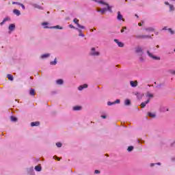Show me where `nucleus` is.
Returning a JSON list of instances; mask_svg holds the SVG:
<instances>
[{"label": "nucleus", "mask_w": 175, "mask_h": 175, "mask_svg": "<svg viewBox=\"0 0 175 175\" xmlns=\"http://www.w3.org/2000/svg\"><path fill=\"white\" fill-rule=\"evenodd\" d=\"M170 6V12H173L174 10V5H169Z\"/></svg>", "instance_id": "25"}, {"label": "nucleus", "mask_w": 175, "mask_h": 175, "mask_svg": "<svg viewBox=\"0 0 175 175\" xmlns=\"http://www.w3.org/2000/svg\"><path fill=\"white\" fill-rule=\"evenodd\" d=\"M148 116L149 117H151L152 118H155L156 116H155V113H152L151 112H148Z\"/></svg>", "instance_id": "22"}, {"label": "nucleus", "mask_w": 175, "mask_h": 175, "mask_svg": "<svg viewBox=\"0 0 175 175\" xmlns=\"http://www.w3.org/2000/svg\"><path fill=\"white\" fill-rule=\"evenodd\" d=\"M5 21H3L1 23H0V25H3V24H5Z\"/></svg>", "instance_id": "42"}, {"label": "nucleus", "mask_w": 175, "mask_h": 175, "mask_svg": "<svg viewBox=\"0 0 175 175\" xmlns=\"http://www.w3.org/2000/svg\"><path fill=\"white\" fill-rule=\"evenodd\" d=\"M91 55H99V52L95 51V48L92 49Z\"/></svg>", "instance_id": "7"}, {"label": "nucleus", "mask_w": 175, "mask_h": 175, "mask_svg": "<svg viewBox=\"0 0 175 175\" xmlns=\"http://www.w3.org/2000/svg\"><path fill=\"white\" fill-rule=\"evenodd\" d=\"M136 95H139V93H137Z\"/></svg>", "instance_id": "53"}, {"label": "nucleus", "mask_w": 175, "mask_h": 175, "mask_svg": "<svg viewBox=\"0 0 175 175\" xmlns=\"http://www.w3.org/2000/svg\"><path fill=\"white\" fill-rule=\"evenodd\" d=\"M94 173H95V174H99L100 173V170H96L94 171Z\"/></svg>", "instance_id": "34"}, {"label": "nucleus", "mask_w": 175, "mask_h": 175, "mask_svg": "<svg viewBox=\"0 0 175 175\" xmlns=\"http://www.w3.org/2000/svg\"><path fill=\"white\" fill-rule=\"evenodd\" d=\"M157 47H159V46L157 45Z\"/></svg>", "instance_id": "56"}, {"label": "nucleus", "mask_w": 175, "mask_h": 175, "mask_svg": "<svg viewBox=\"0 0 175 175\" xmlns=\"http://www.w3.org/2000/svg\"><path fill=\"white\" fill-rule=\"evenodd\" d=\"M138 25L139 26V27H142V24L139 23H138Z\"/></svg>", "instance_id": "47"}, {"label": "nucleus", "mask_w": 175, "mask_h": 175, "mask_svg": "<svg viewBox=\"0 0 175 175\" xmlns=\"http://www.w3.org/2000/svg\"><path fill=\"white\" fill-rule=\"evenodd\" d=\"M137 39H144L146 38H150V36H136Z\"/></svg>", "instance_id": "13"}, {"label": "nucleus", "mask_w": 175, "mask_h": 175, "mask_svg": "<svg viewBox=\"0 0 175 175\" xmlns=\"http://www.w3.org/2000/svg\"><path fill=\"white\" fill-rule=\"evenodd\" d=\"M51 28H57V29H62V27H59V25H57L55 27H51Z\"/></svg>", "instance_id": "33"}, {"label": "nucleus", "mask_w": 175, "mask_h": 175, "mask_svg": "<svg viewBox=\"0 0 175 175\" xmlns=\"http://www.w3.org/2000/svg\"><path fill=\"white\" fill-rule=\"evenodd\" d=\"M127 150L131 152V151L133 150V146H129Z\"/></svg>", "instance_id": "28"}, {"label": "nucleus", "mask_w": 175, "mask_h": 175, "mask_svg": "<svg viewBox=\"0 0 175 175\" xmlns=\"http://www.w3.org/2000/svg\"><path fill=\"white\" fill-rule=\"evenodd\" d=\"M44 28H49V27H44Z\"/></svg>", "instance_id": "54"}, {"label": "nucleus", "mask_w": 175, "mask_h": 175, "mask_svg": "<svg viewBox=\"0 0 175 175\" xmlns=\"http://www.w3.org/2000/svg\"><path fill=\"white\" fill-rule=\"evenodd\" d=\"M157 165H161V163H158Z\"/></svg>", "instance_id": "52"}, {"label": "nucleus", "mask_w": 175, "mask_h": 175, "mask_svg": "<svg viewBox=\"0 0 175 175\" xmlns=\"http://www.w3.org/2000/svg\"><path fill=\"white\" fill-rule=\"evenodd\" d=\"M13 13L16 16H20V14H21V12L18 10H14Z\"/></svg>", "instance_id": "15"}, {"label": "nucleus", "mask_w": 175, "mask_h": 175, "mask_svg": "<svg viewBox=\"0 0 175 175\" xmlns=\"http://www.w3.org/2000/svg\"><path fill=\"white\" fill-rule=\"evenodd\" d=\"M3 21H4V22L6 23V21H9V18H5L3 19Z\"/></svg>", "instance_id": "40"}, {"label": "nucleus", "mask_w": 175, "mask_h": 175, "mask_svg": "<svg viewBox=\"0 0 175 175\" xmlns=\"http://www.w3.org/2000/svg\"><path fill=\"white\" fill-rule=\"evenodd\" d=\"M19 5L23 9H25V6L24 5V4L20 3Z\"/></svg>", "instance_id": "36"}, {"label": "nucleus", "mask_w": 175, "mask_h": 175, "mask_svg": "<svg viewBox=\"0 0 175 175\" xmlns=\"http://www.w3.org/2000/svg\"><path fill=\"white\" fill-rule=\"evenodd\" d=\"M29 94L32 96H35V89H33V88L30 89Z\"/></svg>", "instance_id": "16"}, {"label": "nucleus", "mask_w": 175, "mask_h": 175, "mask_svg": "<svg viewBox=\"0 0 175 175\" xmlns=\"http://www.w3.org/2000/svg\"><path fill=\"white\" fill-rule=\"evenodd\" d=\"M146 95L147 98H149V99L151 98H154V94H151L150 92H148Z\"/></svg>", "instance_id": "14"}, {"label": "nucleus", "mask_w": 175, "mask_h": 175, "mask_svg": "<svg viewBox=\"0 0 175 175\" xmlns=\"http://www.w3.org/2000/svg\"><path fill=\"white\" fill-rule=\"evenodd\" d=\"M123 29H126V27H123Z\"/></svg>", "instance_id": "50"}, {"label": "nucleus", "mask_w": 175, "mask_h": 175, "mask_svg": "<svg viewBox=\"0 0 175 175\" xmlns=\"http://www.w3.org/2000/svg\"><path fill=\"white\" fill-rule=\"evenodd\" d=\"M8 29L9 31H14L16 29V25L14 24L10 25Z\"/></svg>", "instance_id": "8"}, {"label": "nucleus", "mask_w": 175, "mask_h": 175, "mask_svg": "<svg viewBox=\"0 0 175 175\" xmlns=\"http://www.w3.org/2000/svg\"><path fill=\"white\" fill-rule=\"evenodd\" d=\"M7 77H8V80H10L11 81H13V75L8 74L7 75Z\"/></svg>", "instance_id": "21"}, {"label": "nucleus", "mask_w": 175, "mask_h": 175, "mask_svg": "<svg viewBox=\"0 0 175 175\" xmlns=\"http://www.w3.org/2000/svg\"><path fill=\"white\" fill-rule=\"evenodd\" d=\"M172 75H175V70L171 71Z\"/></svg>", "instance_id": "43"}, {"label": "nucleus", "mask_w": 175, "mask_h": 175, "mask_svg": "<svg viewBox=\"0 0 175 175\" xmlns=\"http://www.w3.org/2000/svg\"><path fill=\"white\" fill-rule=\"evenodd\" d=\"M12 5H20V3L13 1Z\"/></svg>", "instance_id": "37"}, {"label": "nucleus", "mask_w": 175, "mask_h": 175, "mask_svg": "<svg viewBox=\"0 0 175 175\" xmlns=\"http://www.w3.org/2000/svg\"><path fill=\"white\" fill-rule=\"evenodd\" d=\"M102 118H106V116H101Z\"/></svg>", "instance_id": "45"}, {"label": "nucleus", "mask_w": 175, "mask_h": 175, "mask_svg": "<svg viewBox=\"0 0 175 175\" xmlns=\"http://www.w3.org/2000/svg\"><path fill=\"white\" fill-rule=\"evenodd\" d=\"M107 105H108V106H112V105H116V103H114V102H110V101H109L108 103H107Z\"/></svg>", "instance_id": "29"}, {"label": "nucleus", "mask_w": 175, "mask_h": 175, "mask_svg": "<svg viewBox=\"0 0 175 175\" xmlns=\"http://www.w3.org/2000/svg\"><path fill=\"white\" fill-rule=\"evenodd\" d=\"M147 103H150V99L147 100L144 103H141V107H142V109H144V107H146V105H147Z\"/></svg>", "instance_id": "11"}, {"label": "nucleus", "mask_w": 175, "mask_h": 175, "mask_svg": "<svg viewBox=\"0 0 175 175\" xmlns=\"http://www.w3.org/2000/svg\"><path fill=\"white\" fill-rule=\"evenodd\" d=\"M118 20L122 21H124L125 20L122 18V16L121 15V12H118V16H117Z\"/></svg>", "instance_id": "10"}, {"label": "nucleus", "mask_w": 175, "mask_h": 175, "mask_svg": "<svg viewBox=\"0 0 175 175\" xmlns=\"http://www.w3.org/2000/svg\"><path fill=\"white\" fill-rule=\"evenodd\" d=\"M98 3H101L102 5H105L106 6V8H103L97 10V12H100L101 14H104L105 12H107V10H109V12H111V7H110L109 4L106 3L103 1H98Z\"/></svg>", "instance_id": "1"}, {"label": "nucleus", "mask_w": 175, "mask_h": 175, "mask_svg": "<svg viewBox=\"0 0 175 175\" xmlns=\"http://www.w3.org/2000/svg\"><path fill=\"white\" fill-rule=\"evenodd\" d=\"M51 65H57V58L53 62H50Z\"/></svg>", "instance_id": "27"}, {"label": "nucleus", "mask_w": 175, "mask_h": 175, "mask_svg": "<svg viewBox=\"0 0 175 175\" xmlns=\"http://www.w3.org/2000/svg\"><path fill=\"white\" fill-rule=\"evenodd\" d=\"M168 31H169V32H170V33H172V35H173V33H174V31H173V30H172V29H169Z\"/></svg>", "instance_id": "35"}, {"label": "nucleus", "mask_w": 175, "mask_h": 175, "mask_svg": "<svg viewBox=\"0 0 175 175\" xmlns=\"http://www.w3.org/2000/svg\"><path fill=\"white\" fill-rule=\"evenodd\" d=\"M11 121L15 122L16 121H17V118L14 117V116H11Z\"/></svg>", "instance_id": "26"}, {"label": "nucleus", "mask_w": 175, "mask_h": 175, "mask_svg": "<svg viewBox=\"0 0 175 175\" xmlns=\"http://www.w3.org/2000/svg\"><path fill=\"white\" fill-rule=\"evenodd\" d=\"M33 8H36V9H40L41 10H43V8L40 7V5H38V4H33Z\"/></svg>", "instance_id": "19"}, {"label": "nucleus", "mask_w": 175, "mask_h": 175, "mask_svg": "<svg viewBox=\"0 0 175 175\" xmlns=\"http://www.w3.org/2000/svg\"><path fill=\"white\" fill-rule=\"evenodd\" d=\"M88 88V85L85 83L83 85H80L78 88V90H79V91H83V90H84V88Z\"/></svg>", "instance_id": "5"}, {"label": "nucleus", "mask_w": 175, "mask_h": 175, "mask_svg": "<svg viewBox=\"0 0 175 175\" xmlns=\"http://www.w3.org/2000/svg\"><path fill=\"white\" fill-rule=\"evenodd\" d=\"M69 27H70V28H73V29L76 28V27H75V26H73L72 25H69Z\"/></svg>", "instance_id": "41"}, {"label": "nucleus", "mask_w": 175, "mask_h": 175, "mask_svg": "<svg viewBox=\"0 0 175 175\" xmlns=\"http://www.w3.org/2000/svg\"><path fill=\"white\" fill-rule=\"evenodd\" d=\"M163 30L167 29V27H165L164 28H163Z\"/></svg>", "instance_id": "51"}, {"label": "nucleus", "mask_w": 175, "mask_h": 175, "mask_svg": "<svg viewBox=\"0 0 175 175\" xmlns=\"http://www.w3.org/2000/svg\"><path fill=\"white\" fill-rule=\"evenodd\" d=\"M35 170H36V172H41L42 171V167H40V165H37L35 167Z\"/></svg>", "instance_id": "18"}, {"label": "nucleus", "mask_w": 175, "mask_h": 175, "mask_svg": "<svg viewBox=\"0 0 175 175\" xmlns=\"http://www.w3.org/2000/svg\"><path fill=\"white\" fill-rule=\"evenodd\" d=\"M124 105L126 106H129V105H131V100L129 99H126L124 100Z\"/></svg>", "instance_id": "17"}, {"label": "nucleus", "mask_w": 175, "mask_h": 175, "mask_svg": "<svg viewBox=\"0 0 175 175\" xmlns=\"http://www.w3.org/2000/svg\"><path fill=\"white\" fill-rule=\"evenodd\" d=\"M135 53H137V54L141 53V55H143V49H142V47H137L135 49Z\"/></svg>", "instance_id": "4"}, {"label": "nucleus", "mask_w": 175, "mask_h": 175, "mask_svg": "<svg viewBox=\"0 0 175 175\" xmlns=\"http://www.w3.org/2000/svg\"><path fill=\"white\" fill-rule=\"evenodd\" d=\"M55 157L57 158V161L60 160L59 157Z\"/></svg>", "instance_id": "48"}, {"label": "nucleus", "mask_w": 175, "mask_h": 175, "mask_svg": "<svg viewBox=\"0 0 175 175\" xmlns=\"http://www.w3.org/2000/svg\"><path fill=\"white\" fill-rule=\"evenodd\" d=\"M73 22L75 23V24H77V27H79V28H81V29H84V26H81L79 23V19H77V18H75L74 20H73Z\"/></svg>", "instance_id": "3"}, {"label": "nucleus", "mask_w": 175, "mask_h": 175, "mask_svg": "<svg viewBox=\"0 0 175 175\" xmlns=\"http://www.w3.org/2000/svg\"><path fill=\"white\" fill-rule=\"evenodd\" d=\"M136 16V17H139L137 15H135Z\"/></svg>", "instance_id": "55"}, {"label": "nucleus", "mask_w": 175, "mask_h": 175, "mask_svg": "<svg viewBox=\"0 0 175 175\" xmlns=\"http://www.w3.org/2000/svg\"><path fill=\"white\" fill-rule=\"evenodd\" d=\"M48 57H50V54H49V53H46V54L41 55V58H42V59L44 58H47Z\"/></svg>", "instance_id": "20"}, {"label": "nucleus", "mask_w": 175, "mask_h": 175, "mask_svg": "<svg viewBox=\"0 0 175 175\" xmlns=\"http://www.w3.org/2000/svg\"><path fill=\"white\" fill-rule=\"evenodd\" d=\"M120 99H117V100H116V101H114V103H115V105H116V103H120Z\"/></svg>", "instance_id": "38"}, {"label": "nucleus", "mask_w": 175, "mask_h": 175, "mask_svg": "<svg viewBox=\"0 0 175 175\" xmlns=\"http://www.w3.org/2000/svg\"><path fill=\"white\" fill-rule=\"evenodd\" d=\"M40 125V122H33L31 123V126H39Z\"/></svg>", "instance_id": "12"}, {"label": "nucleus", "mask_w": 175, "mask_h": 175, "mask_svg": "<svg viewBox=\"0 0 175 175\" xmlns=\"http://www.w3.org/2000/svg\"><path fill=\"white\" fill-rule=\"evenodd\" d=\"M57 147H62V144L61 142L56 143Z\"/></svg>", "instance_id": "32"}, {"label": "nucleus", "mask_w": 175, "mask_h": 175, "mask_svg": "<svg viewBox=\"0 0 175 175\" xmlns=\"http://www.w3.org/2000/svg\"><path fill=\"white\" fill-rule=\"evenodd\" d=\"M147 31H154V29L152 28V27H148L147 29H146Z\"/></svg>", "instance_id": "30"}, {"label": "nucleus", "mask_w": 175, "mask_h": 175, "mask_svg": "<svg viewBox=\"0 0 175 175\" xmlns=\"http://www.w3.org/2000/svg\"><path fill=\"white\" fill-rule=\"evenodd\" d=\"M73 110H75V111L81 110V107L75 106V107H73Z\"/></svg>", "instance_id": "23"}, {"label": "nucleus", "mask_w": 175, "mask_h": 175, "mask_svg": "<svg viewBox=\"0 0 175 175\" xmlns=\"http://www.w3.org/2000/svg\"><path fill=\"white\" fill-rule=\"evenodd\" d=\"M48 24H49V23H42V25H48Z\"/></svg>", "instance_id": "44"}, {"label": "nucleus", "mask_w": 175, "mask_h": 175, "mask_svg": "<svg viewBox=\"0 0 175 175\" xmlns=\"http://www.w3.org/2000/svg\"><path fill=\"white\" fill-rule=\"evenodd\" d=\"M114 42H116V43H117V44L118 45L119 47H124V43L119 42L118 40L115 39Z\"/></svg>", "instance_id": "6"}, {"label": "nucleus", "mask_w": 175, "mask_h": 175, "mask_svg": "<svg viewBox=\"0 0 175 175\" xmlns=\"http://www.w3.org/2000/svg\"><path fill=\"white\" fill-rule=\"evenodd\" d=\"M154 165H155V164L151 163V164H150V166H154Z\"/></svg>", "instance_id": "49"}, {"label": "nucleus", "mask_w": 175, "mask_h": 175, "mask_svg": "<svg viewBox=\"0 0 175 175\" xmlns=\"http://www.w3.org/2000/svg\"><path fill=\"white\" fill-rule=\"evenodd\" d=\"M78 31H79V36L84 37V34H83V33H81V29H78Z\"/></svg>", "instance_id": "31"}, {"label": "nucleus", "mask_w": 175, "mask_h": 175, "mask_svg": "<svg viewBox=\"0 0 175 175\" xmlns=\"http://www.w3.org/2000/svg\"><path fill=\"white\" fill-rule=\"evenodd\" d=\"M173 1H175V0H173Z\"/></svg>", "instance_id": "57"}, {"label": "nucleus", "mask_w": 175, "mask_h": 175, "mask_svg": "<svg viewBox=\"0 0 175 175\" xmlns=\"http://www.w3.org/2000/svg\"><path fill=\"white\" fill-rule=\"evenodd\" d=\"M164 3H165V5H168L169 6H170V5H171V4H170L169 2H167V1H165Z\"/></svg>", "instance_id": "39"}, {"label": "nucleus", "mask_w": 175, "mask_h": 175, "mask_svg": "<svg viewBox=\"0 0 175 175\" xmlns=\"http://www.w3.org/2000/svg\"><path fill=\"white\" fill-rule=\"evenodd\" d=\"M57 84H59V85L64 84V80H62V79H58V80L57 81Z\"/></svg>", "instance_id": "24"}, {"label": "nucleus", "mask_w": 175, "mask_h": 175, "mask_svg": "<svg viewBox=\"0 0 175 175\" xmlns=\"http://www.w3.org/2000/svg\"><path fill=\"white\" fill-rule=\"evenodd\" d=\"M120 32H124V29H122L121 30H120Z\"/></svg>", "instance_id": "46"}, {"label": "nucleus", "mask_w": 175, "mask_h": 175, "mask_svg": "<svg viewBox=\"0 0 175 175\" xmlns=\"http://www.w3.org/2000/svg\"><path fill=\"white\" fill-rule=\"evenodd\" d=\"M130 85H131L132 87H137V81H130Z\"/></svg>", "instance_id": "9"}, {"label": "nucleus", "mask_w": 175, "mask_h": 175, "mask_svg": "<svg viewBox=\"0 0 175 175\" xmlns=\"http://www.w3.org/2000/svg\"><path fill=\"white\" fill-rule=\"evenodd\" d=\"M147 54H148V55L150 58H152V59H154V60H157V61H159V59H161V57H157V56H154V55H152V53H151L150 52V51H147Z\"/></svg>", "instance_id": "2"}]
</instances>
